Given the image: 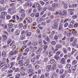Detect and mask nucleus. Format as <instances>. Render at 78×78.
Returning <instances> with one entry per match:
<instances>
[{
  "instance_id": "1",
  "label": "nucleus",
  "mask_w": 78,
  "mask_h": 78,
  "mask_svg": "<svg viewBox=\"0 0 78 78\" xmlns=\"http://www.w3.org/2000/svg\"><path fill=\"white\" fill-rule=\"evenodd\" d=\"M51 65H48L46 66V70L48 72H49L50 70H51Z\"/></svg>"
},
{
  "instance_id": "2",
  "label": "nucleus",
  "mask_w": 78,
  "mask_h": 78,
  "mask_svg": "<svg viewBox=\"0 0 78 78\" xmlns=\"http://www.w3.org/2000/svg\"><path fill=\"white\" fill-rule=\"evenodd\" d=\"M77 41V40L76 39H75L73 41V43L72 44L73 46V47H75L76 45V42Z\"/></svg>"
},
{
  "instance_id": "3",
  "label": "nucleus",
  "mask_w": 78,
  "mask_h": 78,
  "mask_svg": "<svg viewBox=\"0 0 78 78\" xmlns=\"http://www.w3.org/2000/svg\"><path fill=\"white\" fill-rule=\"evenodd\" d=\"M60 62L61 64H65V63H66V61H65V58H62L61 59Z\"/></svg>"
},
{
  "instance_id": "4",
  "label": "nucleus",
  "mask_w": 78,
  "mask_h": 78,
  "mask_svg": "<svg viewBox=\"0 0 78 78\" xmlns=\"http://www.w3.org/2000/svg\"><path fill=\"white\" fill-rule=\"evenodd\" d=\"M27 20L28 22H29V23H31V22H32V19H31V18H30L28 17L27 18Z\"/></svg>"
},
{
  "instance_id": "5",
  "label": "nucleus",
  "mask_w": 78,
  "mask_h": 78,
  "mask_svg": "<svg viewBox=\"0 0 78 78\" xmlns=\"http://www.w3.org/2000/svg\"><path fill=\"white\" fill-rule=\"evenodd\" d=\"M6 64V63L5 62H0V66L1 67H3V66H5Z\"/></svg>"
},
{
  "instance_id": "6",
  "label": "nucleus",
  "mask_w": 78,
  "mask_h": 78,
  "mask_svg": "<svg viewBox=\"0 0 78 78\" xmlns=\"http://www.w3.org/2000/svg\"><path fill=\"white\" fill-rule=\"evenodd\" d=\"M62 50L64 53H65V54H67V49L65 48H62Z\"/></svg>"
},
{
  "instance_id": "7",
  "label": "nucleus",
  "mask_w": 78,
  "mask_h": 78,
  "mask_svg": "<svg viewBox=\"0 0 78 78\" xmlns=\"http://www.w3.org/2000/svg\"><path fill=\"white\" fill-rule=\"evenodd\" d=\"M13 26V24L11 23H10L9 24V25H8V27L10 28H12Z\"/></svg>"
},
{
  "instance_id": "8",
  "label": "nucleus",
  "mask_w": 78,
  "mask_h": 78,
  "mask_svg": "<svg viewBox=\"0 0 78 78\" xmlns=\"http://www.w3.org/2000/svg\"><path fill=\"white\" fill-rule=\"evenodd\" d=\"M61 47H62V45L60 44H57L56 45V48H61Z\"/></svg>"
},
{
  "instance_id": "9",
  "label": "nucleus",
  "mask_w": 78,
  "mask_h": 78,
  "mask_svg": "<svg viewBox=\"0 0 78 78\" xmlns=\"http://www.w3.org/2000/svg\"><path fill=\"white\" fill-rule=\"evenodd\" d=\"M2 37L4 40H5L8 38L7 36L5 34L3 35Z\"/></svg>"
},
{
  "instance_id": "10",
  "label": "nucleus",
  "mask_w": 78,
  "mask_h": 78,
  "mask_svg": "<svg viewBox=\"0 0 78 78\" xmlns=\"http://www.w3.org/2000/svg\"><path fill=\"white\" fill-rule=\"evenodd\" d=\"M6 52H3L2 53V56L3 57H5L6 56Z\"/></svg>"
},
{
  "instance_id": "11",
  "label": "nucleus",
  "mask_w": 78,
  "mask_h": 78,
  "mask_svg": "<svg viewBox=\"0 0 78 78\" xmlns=\"http://www.w3.org/2000/svg\"><path fill=\"white\" fill-rule=\"evenodd\" d=\"M41 51H42V49L40 48L37 51V53H38V54H39V53H41Z\"/></svg>"
},
{
  "instance_id": "12",
  "label": "nucleus",
  "mask_w": 78,
  "mask_h": 78,
  "mask_svg": "<svg viewBox=\"0 0 78 78\" xmlns=\"http://www.w3.org/2000/svg\"><path fill=\"white\" fill-rule=\"evenodd\" d=\"M54 58L56 59V60H58L59 59V55H55L54 57Z\"/></svg>"
},
{
  "instance_id": "13",
  "label": "nucleus",
  "mask_w": 78,
  "mask_h": 78,
  "mask_svg": "<svg viewBox=\"0 0 78 78\" xmlns=\"http://www.w3.org/2000/svg\"><path fill=\"white\" fill-rule=\"evenodd\" d=\"M63 14L64 16H66L67 15V11L66 10H63Z\"/></svg>"
},
{
  "instance_id": "14",
  "label": "nucleus",
  "mask_w": 78,
  "mask_h": 78,
  "mask_svg": "<svg viewBox=\"0 0 78 78\" xmlns=\"http://www.w3.org/2000/svg\"><path fill=\"white\" fill-rule=\"evenodd\" d=\"M6 14H7V13L6 12H3L1 13L2 15L3 16H6Z\"/></svg>"
},
{
  "instance_id": "15",
  "label": "nucleus",
  "mask_w": 78,
  "mask_h": 78,
  "mask_svg": "<svg viewBox=\"0 0 78 78\" xmlns=\"http://www.w3.org/2000/svg\"><path fill=\"white\" fill-rule=\"evenodd\" d=\"M25 12V10L23 9H21L19 11V12L20 13H23Z\"/></svg>"
},
{
  "instance_id": "16",
  "label": "nucleus",
  "mask_w": 78,
  "mask_h": 78,
  "mask_svg": "<svg viewBox=\"0 0 78 78\" xmlns=\"http://www.w3.org/2000/svg\"><path fill=\"white\" fill-rule=\"evenodd\" d=\"M28 64H29V62H26L24 63V65L25 67H27Z\"/></svg>"
},
{
  "instance_id": "17",
  "label": "nucleus",
  "mask_w": 78,
  "mask_h": 78,
  "mask_svg": "<svg viewBox=\"0 0 78 78\" xmlns=\"http://www.w3.org/2000/svg\"><path fill=\"white\" fill-rule=\"evenodd\" d=\"M20 31L19 30H17L16 33V35H19V34H20Z\"/></svg>"
},
{
  "instance_id": "18",
  "label": "nucleus",
  "mask_w": 78,
  "mask_h": 78,
  "mask_svg": "<svg viewBox=\"0 0 78 78\" xmlns=\"http://www.w3.org/2000/svg\"><path fill=\"white\" fill-rule=\"evenodd\" d=\"M30 2H26L25 3V5L26 6H29V5H30Z\"/></svg>"
},
{
  "instance_id": "19",
  "label": "nucleus",
  "mask_w": 78,
  "mask_h": 78,
  "mask_svg": "<svg viewBox=\"0 0 78 78\" xmlns=\"http://www.w3.org/2000/svg\"><path fill=\"white\" fill-rule=\"evenodd\" d=\"M35 16L36 17H38L39 16V13L38 12L36 13L35 15Z\"/></svg>"
},
{
  "instance_id": "20",
  "label": "nucleus",
  "mask_w": 78,
  "mask_h": 78,
  "mask_svg": "<svg viewBox=\"0 0 78 78\" xmlns=\"http://www.w3.org/2000/svg\"><path fill=\"white\" fill-rule=\"evenodd\" d=\"M55 61L54 59H51L50 61V62H51V64H53V63L55 62Z\"/></svg>"
},
{
  "instance_id": "21",
  "label": "nucleus",
  "mask_w": 78,
  "mask_h": 78,
  "mask_svg": "<svg viewBox=\"0 0 78 78\" xmlns=\"http://www.w3.org/2000/svg\"><path fill=\"white\" fill-rule=\"evenodd\" d=\"M29 71L30 72V73H34V70L32 69H30L29 70Z\"/></svg>"
},
{
  "instance_id": "22",
  "label": "nucleus",
  "mask_w": 78,
  "mask_h": 78,
  "mask_svg": "<svg viewBox=\"0 0 78 78\" xmlns=\"http://www.w3.org/2000/svg\"><path fill=\"white\" fill-rule=\"evenodd\" d=\"M19 28H22V27H23V24L22 23H19Z\"/></svg>"
},
{
  "instance_id": "23",
  "label": "nucleus",
  "mask_w": 78,
  "mask_h": 78,
  "mask_svg": "<svg viewBox=\"0 0 78 78\" xmlns=\"http://www.w3.org/2000/svg\"><path fill=\"white\" fill-rule=\"evenodd\" d=\"M5 1L4 0H1L0 1V3L1 4H4Z\"/></svg>"
},
{
  "instance_id": "24",
  "label": "nucleus",
  "mask_w": 78,
  "mask_h": 78,
  "mask_svg": "<svg viewBox=\"0 0 78 78\" xmlns=\"http://www.w3.org/2000/svg\"><path fill=\"white\" fill-rule=\"evenodd\" d=\"M12 42V40H11L9 39V40L7 41V44H9L10 43H11Z\"/></svg>"
},
{
  "instance_id": "25",
  "label": "nucleus",
  "mask_w": 78,
  "mask_h": 78,
  "mask_svg": "<svg viewBox=\"0 0 78 78\" xmlns=\"http://www.w3.org/2000/svg\"><path fill=\"white\" fill-rule=\"evenodd\" d=\"M72 70L73 71H75L76 70V67L75 66H72Z\"/></svg>"
},
{
  "instance_id": "26",
  "label": "nucleus",
  "mask_w": 78,
  "mask_h": 78,
  "mask_svg": "<svg viewBox=\"0 0 78 78\" xmlns=\"http://www.w3.org/2000/svg\"><path fill=\"white\" fill-rule=\"evenodd\" d=\"M76 31L75 30L73 29V31H72L73 34L75 35V34L76 33Z\"/></svg>"
},
{
  "instance_id": "27",
  "label": "nucleus",
  "mask_w": 78,
  "mask_h": 78,
  "mask_svg": "<svg viewBox=\"0 0 78 78\" xmlns=\"http://www.w3.org/2000/svg\"><path fill=\"white\" fill-rule=\"evenodd\" d=\"M55 22V23H58V22H59V19H55L54 20Z\"/></svg>"
},
{
  "instance_id": "28",
  "label": "nucleus",
  "mask_w": 78,
  "mask_h": 78,
  "mask_svg": "<svg viewBox=\"0 0 78 78\" xmlns=\"http://www.w3.org/2000/svg\"><path fill=\"white\" fill-rule=\"evenodd\" d=\"M36 6H37V7H38V8H40V7H41L40 4H39L37 3H36Z\"/></svg>"
},
{
  "instance_id": "29",
  "label": "nucleus",
  "mask_w": 78,
  "mask_h": 78,
  "mask_svg": "<svg viewBox=\"0 0 78 78\" xmlns=\"http://www.w3.org/2000/svg\"><path fill=\"white\" fill-rule=\"evenodd\" d=\"M53 7H54V8H56L57 6V4L56 3H54L52 5Z\"/></svg>"
},
{
  "instance_id": "30",
  "label": "nucleus",
  "mask_w": 78,
  "mask_h": 78,
  "mask_svg": "<svg viewBox=\"0 0 78 78\" xmlns=\"http://www.w3.org/2000/svg\"><path fill=\"white\" fill-rule=\"evenodd\" d=\"M18 2H19V3H20V4H22V3H23V0H18Z\"/></svg>"
},
{
  "instance_id": "31",
  "label": "nucleus",
  "mask_w": 78,
  "mask_h": 78,
  "mask_svg": "<svg viewBox=\"0 0 78 78\" xmlns=\"http://www.w3.org/2000/svg\"><path fill=\"white\" fill-rule=\"evenodd\" d=\"M49 10H51V11H54V8L53 7H49Z\"/></svg>"
},
{
  "instance_id": "32",
  "label": "nucleus",
  "mask_w": 78,
  "mask_h": 78,
  "mask_svg": "<svg viewBox=\"0 0 78 78\" xmlns=\"http://www.w3.org/2000/svg\"><path fill=\"white\" fill-rule=\"evenodd\" d=\"M54 26L55 28H58V24L55 23L54 24Z\"/></svg>"
},
{
  "instance_id": "33",
  "label": "nucleus",
  "mask_w": 78,
  "mask_h": 78,
  "mask_svg": "<svg viewBox=\"0 0 78 78\" xmlns=\"http://www.w3.org/2000/svg\"><path fill=\"white\" fill-rule=\"evenodd\" d=\"M23 60H20L19 61V64H22V63H23Z\"/></svg>"
},
{
  "instance_id": "34",
  "label": "nucleus",
  "mask_w": 78,
  "mask_h": 78,
  "mask_svg": "<svg viewBox=\"0 0 78 78\" xmlns=\"http://www.w3.org/2000/svg\"><path fill=\"white\" fill-rule=\"evenodd\" d=\"M27 36H31V32H29L27 34Z\"/></svg>"
},
{
  "instance_id": "35",
  "label": "nucleus",
  "mask_w": 78,
  "mask_h": 78,
  "mask_svg": "<svg viewBox=\"0 0 78 78\" xmlns=\"http://www.w3.org/2000/svg\"><path fill=\"white\" fill-rule=\"evenodd\" d=\"M66 67L68 68V69H69V68H70V67H71V65L69 64H67L66 65Z\"/></svg>"
},
{
  "instance_id": "36",
  "label": "nucleus",
  "mask_w": 78,
  "mask_h": 78,
  "mask_svg": "<svg viewBox=\"0 0 78 78\" xmlns=\"http://www.w3.org/2000/svg\"><path fill=\"white\" fill-rule=\"evenodd\" d=\"M25 35H23L21 37L20 39H21V40H23V39H25Z\"/></svg>"
},
{
  "instance_id": "37",
  "label": "nucleus",
  "mask_w": 78,
  "mask_h": 78,
  "mask_svg": "<svg viewBox=\"0 0 78 78\" xmlns=\"http://www.w3.org/2000/svg\"><path fill=\"white\" fill-rule=\"evenodd\" d=\"M9 67V64H7L4 67L5 69H6V67Z\"/></svg>"
},
{
  "instance_id": "38",
  "label": "nucleus",
  "mask_w": 78,
  "mask_h": 78,
  "mask_svg": "<svg viewBox=\"0 0 78 78\" xmlns=\"http://www.w3.org/2000/svg\"><path fill=\"white\" fill-rule=\"evenodd\" d=\"M6 17L7 18V19H9L10 18H11V16H10V15H7L6 16Z\"/></svg>"
},
{
  "instance_id": "39",
  "label": "nucleus",
  "mask_w": 78,
  "mask_h": 78,
  "mask_svg": "<svg viewBox=\"0 0 78 78\" xmlns=\"http://www.w3.org/2000/svg\"><path fill=\"white\" fill-rule=\"evenodd\" d=\"M37 44L36 42H34L33 43V45L34 46H36L37 45Z\"/></svg>"
},
{
  "instance_id": "40",
  "label": "nucleus",
  "mask_w": 78,
  "mask_h": 78,
  "mask_svg": "<svg viewBox=\"0 0 78 78\" xmlns=\"http://www.w3.org/2000/svg\"><path fill=\"white\" fill-rule=\"evenodd\" d=\"M63 7L65 9H67V4H65Z\"/></svg>"
},
{
  "instance_id": "41",
  "label": "nucleus",
  "mask_w": 78,
  "mask_h": 78,
  "mask_svg": "<svg viewBox=\"0 0 78 78\" xmlns=\"http://www.w3.org/2000/svg\"><path fill=\"white\" fill-rule=\"evenodd\" d=\"M21 16L22 17H24L25 16V13H22L21 15Z\"/></svg>"
},
{
  "instance_id": "42",
  "label": "nucleus",
  "mask_w": 78,
  "mask_h": 78,
  "mask_svg": "<svg viewBox=\"0 0 78 78\" xmlns=\"http://www.w3.org/2000/svg\"><path fill=\"white\" fill-rule=\"evenodd\" d=\"M39 65H36L35 66V68L36 69H39Z\"/></svg>"
},
{
  "instance_id": "43",
  "label": "nucleus",
  "mask_w": 78,
  "mask_h": 78,
  "mask_svg": "<svg viewBox=\"0 0 78 78\" xmlns=\"http://www.w3.org/2000/svg\"><path fill=\"white\" fill-rule=\"evenodd\" d=\"M31 64H28L27 66V68L30 69V68H31Z\"/></svg>"
},
{
  "instance_id": "44",
  "label": "nucleus",
  "mask_w": 78,
  "mask_h": 78,
  "mask_svg": "<svg viewBox=\"0 0 78 78\" xmlns=\"http://www.w3.org/2000/svg\"><path fill=\"white\" fill-rule=\"evenodd\" d=\"M57 39H58V36L57 35H55L54 37V39L57 40Z\"/></svg>"
},
{
  "instance_id": "45",
  "label": "nucleus",
  "mask_w": 78,
  "mask_h": 78,
  "mask_svg": "<svg viewBox=\"0 0 78 78\" xmlns=\"http://www.w3.org/2000/svg\"><path fill=\"white\" fill-rule=\"evenodd\" d=\"M15 41H13L12 43L10 44V46H12V45H14V43Z\"/></svg>"
},
{
  "instance_id": "46",
  "label": "nucleus",
  "mask_w": 78,
  "mask_h": 78,
  "mask_svg": "<svg viewBox=\"0 0 78 78\" xmlns=\"http://www.w3.org/2000/svg\"><path fill=\"white\" fill-rule=\"evenodd\" d=\"M68 25H69V23H65V25H64V27H67Z\"/></svg>"
},
{
  "instance_id": "47",
  "label": "nucleus",
  "mask_w": 78,
  "mask_h": 78,
  "mask_svg": "<svg viewBox=\"0 0 78 78\" xmlns=\"http://www.w3.org/2000/svg\"><path fill=\"white\" fill-rule=\"evenodd\" d=\"M20 74L21 75H25V73L23 72H22L20 73Z\"/></svg>"
},
{
  "instance_id": "48",
  "label": "nucleus",
  "mask_w": 78,
  "mask_h": 78,
  "mask_svg": "<svg viewBox=\"0 0 78 78\" xmlns=\"http://www.w3.org/2000/svg\"><path fill=\"white\" fill-rule=\"evenodd\" d=\"M73 24H70V25H69V28H73Z\"/></svg>"
},
{
  "instance_id": "49",
  "label": "nucleus",
  "mask_w": 78,
  "mask_h": 78,
  "mask_svg": "<svg viewBox=\"0 0 78 78\" xmlns=\"http://www.w3.org/2000/svg\"><path fill=\"white\" fill-rule=\"evenodd\" d=\"M27 26H28V25H27V24L24 25L23 26V29H26V28H27Z\"/></svg>"
},
{
  "instance_id": "50",
  "label": "nucleus",
  "mask_w": 78,
  "mask_h": 78,
  "mask_svg": "<svg viewBox=\"0 0 78 78\" xmlns=\"http://www.w3.org/2000/svg\"><path fill=\"white\" fill-rule=\"evenodd\" d=\"M50 18L51 19H53V18H54V15H51L50 16Z\"/></svg>"
},
{
  "instance_id": "51",
  "label": "nucleus",
  "mask_w": 78,
  "mask_h": 78,
  "mask_svg": "<svg viewBox=\"0 0 78 78\" xmlns=\"http://www.w3.org/2000/svg\"><path fill=\"white\" fill-rule=\"evenodd\" d=\"M51 44H53V45H55L56 44V42L54 41H53L51 42Z\"/></svg>"
},
{
  "instance_id": "52",
  "label": "nucleus",
  "mask_w": 78,
  "mask_h": 78,
  "mask_svg": "<svg viewBox=\"0 0 78 78\" xmlns=\"http://www.w3.org/2000/svg\"><path fill=\"white\" fill-rule=\"evenodd\" d=\"M49 73H46L44 75L46 77H48L49 76Z\"/></svg>"
},
{
  "instance_id": "53",
  "label": "nucleus",
  "mask_w": 78,
  "mask_h": 78,
  "mask_svg": "<svg viewBox=\"0 0 78 78\" xmlns=\"http://www.w3.org/2000/svg\"><path fill=\"white\" fill-rule=\"evenodd\" d=\"M73 6L74 7V8H75V7H76L77 6H78V4H73Z\"/></svg>"
},
{
  "instance_id": "54",
  "label": "nucleus",
  "mask_w": 78,
  "mask_h": 78,
  "mask_svg": "<svg viewBox=\"0 0 78 78\" xmlns=\"http://www.w3.org/2000/svg\"><path fill=\"white\" fill-rule=\"evenodd\" d=\"M45 40L48 42L50 41V39H49V38H48V37H47L45 38Z\"/></svg>"
},
{
  "instance_id": "55",
  "label": "nucleus",
  "mask_w": 78,
  "mask_h": 78,
  "mask_svg": "<svg viewBox=\"0 0 78 78\" xmlns=\"http://www.w3.org/2000/svg\"><path fill=\"white\" fill-rule=\"evenodd\" d=\"M56 55H60L61 54V52L59 51H58L56 53Z\"/></svg>"
},
{
  "instance_id": "56",
  "label": "nucleus",
  "mask_w": 78,
  "mask_h": 78,
  "mask_svg": "<svg viewBox=\"0 0 78 78\" xmlns=\"http://www.w3.org/2000/svg\"><path fill=\"white\" fill-rule=\"evenodd\" d=\"M20 74H17L16 76V78H19V76H20Z\"/></svg>"
},
{
  "instance_id": "57",
  "label": "nucleus",
  "mask_w": 78,
  "mask_h": 78,
  "mask_svg": "<svg viewBox=\"0 0 78 78\" xmlns=\"http://www.w3.org/2000/svg\"><path fill=\"white\" fill-rule=\"evenodd\" d=\"M76 61L75 60L73 61V62H72L73 64V65L75 64H76Z\"/></svg>"
},
{
  "instance_id": "58",
  "label": "nucleus",
  "mask_w": 78,
  "mask_h": 78,
  "mask_svg": "<svg viewBox=\"0 0 78 78\" xmlns=\"http://www.w3.org/2000/svg\"><path fill=\"white\" fill-rule=\"evenodd\" d=\"M63 72H64V70H63V69H61L60 71V72H59L60 73V74H62V73H63Z\"/></svg>"
},
{
  "instance_id": "59",
  "label": "nucleus",
  "mask_w": 78,
  "mask_h": 78,
  "mask_svg": "<svg viewBox=\"0 0 78 78\" xmlns=\"http://www.w3.org/2000/svg\"><path fill=\"white\" fill-rule=\"evenodd\" d=\"M40 3L41 4V5H44L45 4V3L42 1H40Z\"/></svg>"
},
{
  "instance_id": "60",
  "label": "nucleus",
  "mask_w": 78,
  "mask_h": 78,
  "mask_svg": "<svg viewBox=\"0 0 78 78\" xmlns=\"http://www.w3.org/2000/svg\"><path fill=\"white\" fill-rule=\"evenodd\" d=\"M52 75H54L55 77L57 76V74L55 73H53Z\"/></svg>"
},
{
  "instance_id": "61",
  "label": "nucleus",
  "mask_w": 78,
  "mask_h": 78,
  "mask_svg": "<svg viewBox=\"0 0 78 78\" xmlns=\"http://www.w3.org/2000/svg\"><path fill=\"white\" fill-rule=\"evenodd\" d=\"M50 20H46V23H50Z\"/></svg>"
},
{
  "instance_id": "62",
  "label": "nucleus",
  "mask_w": 78,
  "mask_h": 78,
  "mask_svg": "<svg viewBox=\"0 0 78 78\" xmlns=\"http://www.w3.org/2000/svg\"><path fill=\"white\" fill-rule=\"evenodd\" d=\"M31 62H34L35 61V60L34 58H32L31 59Z\"/></svg>"
},
{
  "instance_id": "63",
  "label": "nucleus",
  "mask_w": 78,
  "mask_h": 78,
  "mask_svg": "<svg viewBox=\"0 0 78 78\" xmlns=\"http://www.w3.org/2000/svg\"><path fill=\"white\" fill-rule=\"evenodd\" d=\"M47 7H45L43 8V11H45L46 10H47Z\"/></svg>"
},
{
  "instance_id": "64",
  "label": "nucleus",
  "mask_w": 78,
  "mask_h": 78,
  "mask_svg": "<svg viewBox=\"0 0 78 78\" xmlns=\"http://www.w3.org/2000/svg\"><path fill=\"white\" fill-rule=\"evenodd\" d=\"M49 37L50 39H51L53 37V36L51 34H50L49 35Z\"/></svg>"
}]
</instances>
